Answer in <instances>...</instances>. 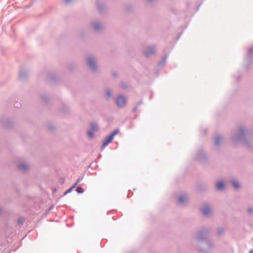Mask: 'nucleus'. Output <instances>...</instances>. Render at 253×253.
Here are the masks:
<instances>
[{
  "mask_svg": "<svg viewBox=\"0 0 253 253\" xmlns=\"http://www.w3.org/2000/svg\"><path fill=\"white\" fill-rule=\"evenodd\" d=\"M86 63L89 68L93 72L97 70V66L95 60L93 56H89L86 58Z\"/></svg>",
  "mask_w": 253,
  "mask_h": 253,
  "instance_id": "7",
  "label": "nucleus"
},
{
  "mask_svg": "<svg viewBox=\"0 0 253 253\" xmlns=\"http://www.w3.org/2000/svg\"><path fill=\"white\" fill-rule=\"evenodd\" d=\"M90 127L92 131H96L98 129L97 125L94 123H91L90 124Z\"/></svg>",
  "mask_w": 253,
  "mask_h": 253,
  "instance_id": "22",
  "label": "nucleus"
},
{
  "mask_svg": "<svg viewBox=\"0 0 253 253\" xmlns=\"http://www.w3.org/2000/svg\"><path fill=\"white\" fill-rule=\"evenodd\" d=\"M234 77L235 78H236V81H239V79H240V77H241V75H239L237 76L236 77L234 76Z\"/></svg>",
  "mask_w": 253,
  "mask_h": 253,
  "instance_id": "36",
  "label": "nucleus"
},
{
  "mask_svg": "<svg viewBox=\"0 0 253 253\" xmlns=\"http://www.w3.org/2000/svg\"><path fill=\"white\" fill-rule=\"evenodd\" d=\"M48 128L50 130H52L53 128V127L52 126H48Z\"/></svg>",
  "mask_w": 253,
  "mask_h": 253,
  "instance_id": "42",
  "label": "nucleus"
},
{
  "mask_svg": "<svg viewBox=\"0 0 253 253\" xmlns=\"http://www.w3.org/2000/svg\"><path fill=\"white\" fill-rule=\"evenodd\" d=\"M3 124L5 126L10 127L12 126V122L11 121L7 120L3 122Z\"/></svg>",
  "mask_w": 253,
  "mask_h": 253,
  "instance_id": "21",
  "label": "nucleus"
},
{
  "mask_svg": "<svg viewBox=\"0 0 253 253\" xmlns=\"http://www.w3.org/2000/svg\"><path fill=\"white\" fill-rule=\"evenodd\" d=\"M73 190V187H70L67 190H66L63 194V196H65L68 193H70Z\"/></svg>",
  "mask_w": 253,
  "mask_h": 253,
  "instance_id": "27",
  "label": "nucleus"
},
{
  "mask_svg": "<svg viewBox=\"0 0 253 253\" xmlns=\"http://www.w3.org/2000/svg\"><path fill=\"white\" fill-rule=\"evenodd\" d=\"M17 222L19 224H23V219L22 218H19L17 220Z\"/></svg>",
  "mask_w": 253,
  "mask_h": 253,
  "instance_id": "31",
  "label": "nucleus"
},
{
  "mask_svg": "<svg viewBox=\"0 0 253 253\" xmlns=\"http://www.w3.org/2000/svg\"><path fill=\"white\" fill-rule=\"evenodd\" d=\"M203 131H204V133H206V129H204Z\"/></svg>",
  "mask_w": 253,
  "mask_h": 253,
  "instance_id": "44",
  "label": "nucleus"
},
{
  "mask_svg": "<svg viewBox=\"0 0 253 253\" xmlns=\"http://www.w3.org/2000/svg\"><path fill=\"white\" fill-rule=\"evenodd\" d=\"M213 247V244L209 240H206L197 245L198 250L203 253H208L211 252Z\"/></svg>",
  "mask_w": 253,
  "mask_h": 253,
  "instance_id": "2",
  "label": "nucleus"
},
{
  "mask_svg": "<svg viewBox=\"0 0 253 253\" xmlns=\"http://www.w3.org/2000/svg\"><path fill=\"white\" fill-rule=\"evenodd\" d=\"M201 211L204 215L207 216L211 212V209L209 206L205 205L202 209Z\"/></svg>",
  "mask_w": 253,
  "mask_h": 253,
  "instance_id": "14",
  "label": "nucleus"
},
{
  "mask_svg": "<svg viewBox=\"0 0 253 253\" xmlns=\"http://www.w3.org/2000/svg\"><path fill=\"white\" fill-rule=\"evenodd\" d=\"M248 211L249 212V213H253V209L252 208H249L248 209Z\"/></svg>",
  "mask_w": 253,
  "mask_h": 253,
  "instance_id": "37",
  "label": "nucleus"
},
{
  "mask_svg": "<svg viewBox=\"0 0 253 253\" xmlns=\"http://www.w3.org/2000/svg\"><path fill=\"white\" fill-rule=\"evenodd\" d=\"M28 76V72L25 70H21L19 72V79L22 81L25 80Z\"/></svg>",
  "mask_w": 253,
  "mask_h": 253,
  "instance_id": "16",
  "label": "nucleus"
},
{
  "mask_svg": "<svg viewBox=\"0 0 253 253\" xmlns=\"http://www.w3.org/2000/svg\"><path fill=\"white\" fill-rule=\"evenodd\" d=\"M224 229L222 227H219L217 230V233L218 235H221L223 233Z\"/></svg>",
  "mask_w": 253,
  "mask_h": 253,
  "instance_id": "23",
  "label": "nucleus"
},
{
  "mask_svg": "<svg viewBox=\"0 0 253 253\" xmlns=\"http://www.w3.org/2000/svg\"><path fill=\"white\" fill-rule=\"evenodd\" d=\"M249 253H253V250H250Z\"/></svg>",
  "mask_w": 253,
  "mask_h": 253,
  "instance_id": "46",
  "label": "nucleus"
},
{
  "mask_svg": "<svg viewBox=\"0 0 253 253\" xmlns=\"http://www.w3.org/2000/svg\"><path fill=\"white\" fill-rule=\"evenodd\" d=\"M200 6V5H199L197 7V10H198V9H199V8Z\"/></svg>",
  "mask_w": 253,
  "mask_h": 253,
  "instance_id": "47",
  "label": "nucleus"
},
{
  "mask_svg": "<svg viewBox=\"0 0 253 253\" xmlns=\"http://www.w3.org/2000/svg\"><path fill=\"white\" fill-rule=\"evenodd\" d=\"M53 207H54V205H51V206L49 207V208H48V209H47L46 210L47 212H48L49 211H50V210H51L53 209Z\"/></svg>",
  "mask_w": 253,
  "mask_h": 253,
  "instance_id": "33",
  "label": "nucleus"
},
{
  "mask_svg": "<svg viewBox=\"0 0 253 253\" xmlns=\"http://www.w3.org/2000/svg\"><path fill=\"white\" fill-rule=\"evenodd\" d=\"M65 1L67 3H69L72 1V0H65Z\"/></svg>",
  "mask_w": 253,
  "mask_h": 253,
  "instance_id": "41",
  "label": "nucleus"
},
{
  "mask_svg": "<svg viewBox=\"0 0 253 253\" xmlns=\"http://www.w3.org/2000/svg\"><path fill=\"white\" fill-rule=\"evenodd\" d=\"M14 106L16 108H19L21 106V104L18 103H15Z\"/></svg>",
  "mask_w": 253,
  "mask_h": 253,
  "instance_id": "35",
  "label": "nucleus"
},
{
  "mask_svg": "<svg viewBox=\"0 0 253 253\" xmlns=\"http://www.w3.org/2000/svg\"><path fill=\"white\" fill-rule=\"evenodd\" d=\"M87 135L89 137H93L94 136V133L92 131H87Z\"/></svg>",
  "mask_w": 253,
  "mask_h": 253,
  "instance_id": "28",
  "label": "nucleus"
},
{
  "mask_svg": "<svg viewBox=\"0 0 253 253\" xmlns=\"http://www.w3.org/2000/svg\"><path fill=\"white\" fill-rule=\"evenodd\" d=\"M61 181H62V182H64V179L61 180Z\"/></svg>",
  "mask_w": 253,
  "mask_h": 253,
  "instance_id": "49",
  "label": "nucleus"
},
{
  "mask_svg": "<svg viewBox=\"0 0 253 253\" xmlns=\"http://www.w3.org/2000/svg\"><path fill=\"white\" fill-rule=\"evenodd\" d=\"M101 155L100 154H99V155H98V158H101Z\"/></svg>",
  "mask_w": 253,
  "mask_h": 253,
  "instance_id": "45",
  "label": "nucleus"
},
{
  "mask_svg": "<svg viewBox=\"0 0 253 253\" xmlns=\"http://www.w3.org/2000/svg\"><path fill=\"white\" fill-rule=\"evenodd\" d=\"M126 102L125 97L123 95H119L117 98L116 103L119 108H122L125 106Z\"/></svg>",
  "mask_w": 253,
  "mask_h": 253,
  "instance_id": "9",
  "label": "nucleus"
},
{
  "mask_svg": "<svg viewBox=\"0 0 253 253\" xmlns=\"http://www.w3.org/2000/svg\"><path fill=\"white\" fill-rule=\"evenodd\" d=\"M182 34H183V31H182V32H180V33L178 34V36H177V39H176L177 41V40H178V39L181 37V35H182Z\"/></svg>",
  "mask_w": 253,
  "mask_h": 253,
  "instance_id": "32",
  "label": "nucleus"
},
{
  "mask_svg": "<svg viewBox=\"0 0 253 253\" xmlns=\"http://www.w3.org/2000/svg\"><path fill=\"white\" fill-rule=\"evenodd\" d=\"M187 201V197L184 194L180 195L178 198V202L181 205H184Z\"/></svg>",
  "mask_w": 253,
  "mask_h": 253,
  "instance_id": "11",
  "label": "nucleus"
},
{
  "mask_svg": "<svg viewBox=\"0 0 253 253\" xmlns=\"http://www.w3.org/2000/svg\"><path fill=\"white\" fill-rule=\"evenodd\" d=\"M149 2H152L154 0H147Z\"/></svg>",
  "mask_w": 253,
  "mask_h": 253,
  "instance_id": "43",
  "label": "nucleus"
},
{
  "mask_svg": "<svg viewBox=\"0 0 253 253\" xmlns=\"http://www.w3.org/2000/svg\"><path fill=\"white\" fill-rule=\"evenodd\" d=\"M106 96L108 98H110V97H111V96H112V92H111V90H110L109 89H108L106 90Z\"/></svg>",
  "mask_w": 253,
  "mask_h": 253,
  "instance_id": "26",
  "label": "nucleus"
},
{
  "mask_svg": "<svg viewBox=\"0 0 253 253\" xmlns=\"http://www.w3.org/2000/svg\"><path fill=\"white\" fill-rule=\"evenodd\" d=\"M224 187V184L222 181L218 182L216 184V188L218 190H222Z\"/></svg>",
  "mask_w": 253,
  "mask_h": 253,
  "instance_id": "19",
  "label": "nucleus"
},
{
  "mask_svg": "<svg viewBox=\"0 0 253 253\" xmlns=\"http://www.w3.org/2000/svg\"><path fill=\"white\" fill-rule=\"evenodd\" d=\"M156 45H148L143 50V53L145 57H149L155 53Z\"/></svg>",
  "mask_w": 253,
  "mask_h": 253,
  "instance_id": "8",
  "label": "nucleus"
},
{
  "mask_svg": "<svg viewBox=\"0 0 253 253\" xmlns=\"http://www.w3.org/2000/svg\"><path fill=\"white\" fill-rule=\"evenodd\" d=\"M253 61V46L249 48L248 50L247 55L245 58L244 66L245 70L249 68Z\"/></svg>",
  "mask_w": 253,
  "mask_h": 253,
  "instance_id": "3",
  "label": "nucleus"
},
{
  "mask_svg": "<svg viewBox=\"0 0 253 253\" xmlns=\"http://www.w3.org/2000/svg\"><path fill=\"white\" fill-rule=\"evenodd\" d=\"M232 184L234 187V189H238L239 188V184L238 182L236 180H232L231 181Z\"/></svg>",
  "mask_w": 253,
  "mask_h": 253,
  "instance_id": "20",
  "label": "nucleus"
},
{
  "mask_svg": "<svg viewBox=\"0 0 253 253\" xmlns=\"http://www.w3.org/2000/svg\"><path fill=\"white\" fill-rule=\"evenodd\" d=\"M137 106H135V107L132 109V111L133 112H135V111H136V110H137Z\"/></svg>",
  "mask_w": 253,
  "mask_h": 253,
  "instance_id": "39",
  "label": "nucleus"
},
{
  "mask_svg": "<svg viewBox=\"0 0 253 253\" xmlns=\"http://www.w3.org/2000/svg\"><path fill=\"white\" fill-rule=\"evenodd\" d=\"M195 158L200 163H204L207 160L208 156L205 151L202 148H200L197 151Z\"/></svg>",
  "mask_w": 253,
  "mask_h": 253,
  "instance_id": "5",
  "label": "nucleus"
},
{
  "mask_svg": "<svg viewBox=\"0 0 253 253\" xmlns=\"http://www.w3.org/2000/svg\"><path fill=\"white\" fill-rule=\"evenodd\" d=\"M18 168L19 169L23 171H25L27 169V166L24 163H20L18 165Z\"/></svg>",
  "mask_w": 253,
  "mask_h": 253,
  "instance_id": "18",
  "label": "nucleus"
},
{
  "mask_svg": "<svg viewBox=\"0 0 253 253\" xmlns=\"http://www.w3.org/2000/svg\"><path fill=\"white\" fill-rule=\"evenodd\" d=\"M1 208H0V213L1 212Z\"/></svg>",
  "mask_w": 253,
  "mask_h": 253,
  "instance_id": "51",
  "label": "nucleus"
},
{
  "mask_svg": "<svg viewBox=\"0 0 253 253\" xmlns=\"http://www.w3.org/2000/svg\"><path fill=\"white\" fill-rule=\"evenodd\" d=\"M119 130H120L119 128L115 129L112 132V133L106 137L102 144V149L107 146L109 143H111L114 137L119 132Z\"/></svg>",
  "mask_w": 253,
  "mask_h": 253,
  "instance_id": "6",
  "label": "nucleus"
},
{
  "mask_svg": "<svg viewBox=\"0 0 253 253\" xmlns=\"http://www.w3.org/2000/svg\"><path fill=\"white\" fill-rule=\"evenodd\" d=\"M57 78V75L54 72H49L47 74V80L54 82Z\"/></svg>",
  "mask_w": 253,
  "mask_h": 253,
  "instance_id": "10",
  "label": "nucleus"
},
{
  "mask_svg": "<svg viewBox=\"0 0 253 253\" xmlns=\"http://www.w3.org/2000/svg\"><path fill=\"white\" fill-rule=\"evenodd\" d=\"M209 234V230L207 229H202L199 231L196 235V240L198 242V244L208 240V236Z\"/></svg>",
  "mask_w": 253,
  "mask_h": 253,
  "instance_id": "4",
  "label": "nucleus"
},
{
  "mask_svg": "<svg viewBox=\"0 0 253 253\" xmlns=\"http://www.w3.org/2000/svg\"><path fill=\"white\" fill-rule=\"evenodd\" d=\"M76 191L78 194H82L84 192V189L82 187H78Z\"/></svg>",
  "mask_w": 253,
  "mask_h": 253,
  "instance_id": "25",
  "label": "nucleus"
},
{
  "mask_svg": "<svg viewBox=\"0 0 253 253\" xmlns=\"http://www.w3.org/2000/svg\"><path fill=\"white\" fill-rule=\"evenodd\" d=\"M92 26L94 30L96 31H100L102 27V24L98 21H94L92 23Z\"/></svg>",
  "mask_w": 253,
  "mask_h": 253,
  "instance_id": "12",
  "label": "nucleus"
},
{
  "mask_svg": "<svg viewBox=\"0 0 253 253\" xmlns=\"http://www.w3.org/2000/svg\"><path fill=\"white\" fill-rule=\"evenodd\" d=\"M30 7V5H27V6H26V7H27V8H28V7Z\"/></svg>",
  "mask_w": 253,
  "mask_h": 253,
  "instance_id": "48",
  "label": "nucleus"
},
{
  "mask_svg": "<svg viewBox=\"0 0 253 253\" xmlns=\"http://www.w3.org/2000/svg\"><path fill=\"white\" fill-rule=\"evenodd\" d=\"M142 104V101H140L139 102H138L136 104H135V106H137V107H138L139 105H140L141 104Z\"/></svg>",
  "mask_w": 253,
  "mask_h": 253,
  "instance_id": "34",
  "label": "nucleus"
},
{
  "mask_svg": "<svg viewBox=\"0 0 253 253\" xmlns=\"http://www.w3.org/2000/svg\"><path fill=\"white\" fill-rule=\"evenodd\" d=\"M42 100L45 102H47L49 100V96L47 94L44 95L42 96Z\"/></svg>",
  "mask_w": 253,
  "mask_h": 253,
  "instance_id": "24",
  "label": "nucleus"
},
{
  "mask_svg": "<svg viewBox=\"0 0 253 253\" xmlns=\"http://www.w3.org/2000/svg\"><path fill=\"white\" fill-rule=\"evenodd\" d=\"M96 5L98 10L101 13L104 12L106 9V6L103 3L97 2Z\"/></svg>",
  "mask_w": 253,
  "mask_h": 253,
  "instance_id": "13",
  "label": "nucleus"
},
{
  "mask_svg": "<svg viewBox=\"0 0 253 253\" xmlns=\"http://www.w3.org/2000/svg\"><path fill=\"white\" fill-rule=\"evenodd\" d=\"M121 86L124 88V89H126L127 88V85L126 84V83H124V82H122L121 83Z\"/></svg>",
  "mask_w": 253,
  "mask_h": 253,
  "instance_id": "29",
  "label": "nucleus"
},
{
  "mask_svg": "<svg viewBox=\"0 0 253 253\" xmlns=\"http://www.w3.org/2000/svg\"><path fill=\"white\" fill-rule=\"evenodd\" d=\"M78 184L75 183L71 187H73V189L75 188Z\"/></svg>",
  "mask_w": 253,
  "mask_h": 253,
  "instance_id": "40",
  "label": "nucleus"
},
{
  "mask_svg": "<svg viewBox=\"0 0 253 253\" xmlns=\"http://www.w3.org/2000/svg\"><path fill=\"white\" fill-rule=\"evenodd\" d=\"M61 181H62V182H64V179L61 180Z\"/></svg>",
  "mask_w": 253,
  "mask_h": 253,
  "instance_id": "50",
  "label": "nucleus"
},
{
  "mask_svg": "<svg viewBox=\"0 0 253 253\" xmlns=\"http://www.w3.org/2000/svg\"><path fill=\"white\" fill-rule=\"evenodd\" d=\"M112 74V76L114 77H116L117 76V73L116 72H113Z\"/></svg>",
  "mask_w": 253,
  "mask_h": 253,
  "instance_id": "38",
  "label": "nucleus"
},
{
  "mask_svg": "<svg viewBox=\"0 0 253 253\" xmlns=\"http://www.w3.org/2000/svg\"><path fill=\"white\" fill-rule=\"evenodd\" d=\"M83 178H84V176H82V177L78 178V179L77 180L76 183L77 184L79 183L83 180Z\"/></svg>",
  "mask_w": 253,
  "mask_h": 253,
  "instance_id": "30",
  "label": "nucleus"
},
{
  "mask_svg": "<svg viewBox=\"0 0 253 253\" xmlns=\"http://www.w3.org/2000/svg\"><path fill=\"white\" fill-rule=\"evenodd\" d=\"M168 55H166L162 58L160 62H159L158 66L159 67H162L165 64L166 60L168 58Z\"/></svg>",
  "mask_w": 253,
  "mask_h": 253,
  "instance_id": "17",
  "label": "nucleus"
},
{
  "mask_svg": "<svg viewBox=\"0 0 253 253\" xmlns=\"http://www.w3.org/2000/svg\"><path fill=\"white\" fill-rule=\"evenodd\" d=\"M250 131L244 126H240L238 128V132L235 134H233L231 137V141L235 143L239 141L243 143L247 148L251 147V144L247 139V136L249 135Z\"/></svg>",
  "mask_w": 253,
  "mask_h": 253,
  "instance_id": "1",
  "label": "nucleus"
},
{
  "mask_svg": "<svg viewBox=\"0 0 253 253\" xmlns=\"http://www.w3.org/2000/svg\"><path fill=\"white\" fill-rule=\"evenodd\" d=\"M222 140V137L219 134L216 135L213 138V142L216 146H219Z\"/></svg>",
  "mask_w": 253,
  "mask_h": 253,
  "instance_id": "15",
  "label": "nucleus"
}]
</instances>
